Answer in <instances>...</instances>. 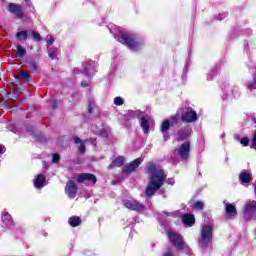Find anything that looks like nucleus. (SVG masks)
Listing matches in <instances>:
<instances>
[{"label": "nucleus", "mask_w": 256, "mask_h": 256, "mask_svg": "<svg viewBox=\"0 0 256 256\" xmlns=\"http://www.w3.org/2000/svg\"><path fill=\"white\" fill-rule=\"evenodd\" d=\"M146 173L148 174L149 182L145 194L146 197H153L155 191H159V189L163 187V183H165L167 179V174H165L161 166L153 162H149L146 165Z\"/></svg>", "instance_id": "obj_1"}, {"label": "nucleus", "mask_w": 256, "mask_h": 256, "mask_svg": "<svg viewBox=\"0 0 256 256\" xmlns=\"http://www.w3.org/2000/svg\"><path fill=\"white\" fill-rule=\"evenodd\" d=\"M109 31L119 43L126 45L130 51H141L145 47V41L137 34L121 32L117 26H111Z\"/></svg>", "instance_id": "obj_2"}, {"label": "nucleus", "mask_w": 256, "mask_h": 256, "mask_svg": "<svg viewBox=\"0 0 256 256\" xmlns=\"http://www.w3.org/2000/svg\"><path fill=\"white\" fill-rule=\"evenodd\" d=\"M213 243V226L204 225L198 238V245L201 249H207Z\"/></svg>", "instance_id": "obj_3"}, {"label": "nucleus", "mask_w": 256, "mask_h": 256, "mask_svg": "<svg viewBox=\"0 0 256 256\" xmlns=\"http://www.w3.org/2000/svg\"><path fill=\"white\" fill-rule=\"evenodd\" d=\"M245 221H255L256 219V201L249 200L244 203L242 209Z\"/></svg>", "instance_id": "obj_4"}, {"label": "nucleus", "mask_w": 256, "mask_h": 256, "mask_svg": "<svg viewBox=\"0 0 256 256\" xmlns=\"http://www.w3.org/2000/svg\"><path fill=\"white\" fill-rule=\"evenodd\" d=\"M168 239L171 245H173V247H175V249H177L178 251H183V249H187V243L183 241V236H181V234L175 231L169 230Z\"/></svg>", "instance_id": "obj_5"}, {"label": "nucleus", "mask_w": 256, "mask_h": 256, "mask_svg": "<svg viewBox=\"0 0 256 256\" xmlns=\"http://www.w3.org/2000/svg\"><path fill=\"white\" fill-rule=\"evenodd\" d=\"M175 155L181 159V161H187L189 159V153H191V143L184 142L178 149L174 151Z\"/></svg>", "instance_id": "obj_6"}, {"label": "nucleus", "mask_w": 256, "mask_h": 256, "mask_svg": "<svg viewBox=\"0 0 256 256\" xmlns=\"http://www.w3.org/2000/svg\"><path fill=\"white\" fill-rule=\"evenodd\" d=\"M181 119L184 123H195L198 119L197 112L193 108L183 109Z\"/></svg>", "instance_id": "obj_7"}, {"label": "nucleus", "mask_w": 256, "mask_h": 256, "mask_svg": "<svg viewBox=\"0 0 256 256\" xmlns=\"http://www.w3.org/2000/svg\"><path fill=\"white\" fill-rule=\"evenodd\" d=\"M77 191H79L77 183L73 180H68L65 186V193L68 199H75L77 197Z\"/></svg>", "instance_id": "obj_8"}, {"label": "nucleus", "mask_w": 256, "mask_h": 256, "mask_svg": "<svg viewBox=\"0 0 256 256\" xmlns=\"http://www.w3.org/2000/svg\"><path fill=\"white\" fill-rule=\"evenodd\" d=\"M7 11L12 15H15L17 19H23L25 17V13L23 12V8L19 4L9 3L7 6Z\"/></svg>", "instance_id": "obj_9"}, {"label": "nucleus", "mask_w": 256, "mask_h": 256, "mask_svg": "<svg viewBox=\"0 0 256 256\" xmlns=\"http://www.w3.org/2000/svg\"><path fill=\"white\" fill-rule=\"evenodd\" d=\"M83 73L87 77H93L97 73V63L94 61H87L83 64Z\"/></svg>", "instance_id": "obj_10"}, {"label": "nucleus", "mask_w": 256, "mask_h": 256, "mask_svg": "<svg viewBox=\"0 0 256 256\" xmlns=\"http://www.w3.org/2000/svg\"><path fill=\"white\" fill-rule=\"evenodd\" d=\"M123 205H124V207H126V209H130V211L139 212V211H143L145 209V205L141 204L137 200H124Z\"/></svg>", "instance_id": "obj_11"}, {"label": "nucleus", "mask_w": 256, "mask_h": 256, "mask_svg": "<svg viewBox=\"0 0 256 256\" xmlns=\"http://www.w3.org/2000/svg\"><path fill=\"white\" fill-rule=\"evenodd\" d=\"M183 113V108H179L176 112V114L171 115L169 117V119H165L164 121H168L169 123V129H171V127H175V125H177L179 123V121H181V114Z\"/></svg>", "instance_id": "obj_12"}, {"label": "nucleus", "mask_w": 256, "mask_h": 256, "mask_svg": "<svg viewBox=\"0 0 256 256\" xmlns=\"http://www.w3.org/2000/svg\"><path fill=\"white\" fill-rule=\"evenodd\" d=\"M2 223H4L5 227H8L9 229H13L15 226V223L13 222V217H11V214L7 212V209H4L2 212Z\"/></svg>", "instance_id": "obj_13"}, {"label": "nucleus", "mask_w": 256, "mask_h": 256, "mask_svg": "<svg viewBox=\"0 0 256 256\" xmlns=\"http://www.w3.org/2000/svg\"><path fill=\"white\" fill-rule=\"evenodd\" d=\"M141 163H143V159L141 158L135 159L130 164L124 167V173H133V171H135V169H137L139 165H141Z\"/></svg>", "instance_id": "obj_14"}, {"label": "nucleus", "mask_w": 256, "mask_h": 256, "mask_svg": "<svg viewBox=\"0 0 256 256\" xmlns=\"http://www.w3.org/2000/svg\"><path fill=\"white\" fill-rule=\"evenodd\" d=\"M85 181H91V183H97V177L93 174L82 173L77 178V183H85Z\"/></svg>", "instance_id": "obj_15"}, {"label": "nucleus", "mask_w": 256, "mask_h": 256, "mask_svg": "<svg viewBox=\"0 0 256 256\" xmlns=\"http://www.w3.org/2000/svg\"><path fill=\"white\" fill-rule=\"evenodd\" d=\"M222 91L226 94V97H230V95H232V97H237V91H239V88L228 84L222 88Z\"/></svg>", "instance_id": "obj_16"}, {"label": "nucleus", "mask_w": 256, "mask_h": 256, "mask_svg": "<svg viewBox=\"0 0 256 256\" xmlns=\"http://www.w3.org/2000/svg\"><path fill=\"white\" fill-rule=\"evenodd\" d=\"M47 185L45 175L38 174L34 179V187L35 189H43Z\"/></svg>", "instance_id": "obj_17"}, {"label": "nucleus", "mask_w": 256, "mask_h": 256, "mask_svg": "<svg viewBox=\"0 0 256 256\" xmlns=\"http://www.w3.org/2000/svg\"><path fill=\"white\" fill-rule=\"evenodd\" d=\"M239 181L241 183H251L253 181V175H251L250 170H243L239 174Z\"/></svg>", "instance_id": "obj_18"}, {"label": "nucleus", "mask_w": 256, "mask_h": 256, "mask_svg": "<svg viewBox=\"0 0 256 256\" xmlns=\"http://www.w3.org/2000/svg\"><path fill=\"white\" fill-rule=\"evenodd\" d=\"M169 121L168 120H163L161 125H160V132L163 135L164 141H167L169 139Z\"/></svg>", "instance_id": "obj_19"}, {"label": "nucleus", "mask_w": 256, "mask_h": 256, "mask_svg": "<svg viewBox=\"0 0 256 256\" xmlns=\"http://www.w3.org/2000/svg\"><path fill=\"white\" fill-rule=\"evenodd\" d=\"M182 222L188 227H193L195 225V216L193 214H184L182 216Z\"/></svg>", "instance_id": "obj_20"}, {"label": "nucleus", "mask_w": 256, "mask_h": 256, "mask_svg": "<svg viewBox=\"0 0 256 256\" xmlns=\"http://www.w3.org/2000/svg\"><path fill=\"white\" fill-rule=\"evenodd\" d=\"M140 127L142 128L143 133H149V128L151 127L149 125V117L147 116L140 117Z\"/></svg>", "instance_id": "obj_21"}, {"label": "nucleus", "mask_w": 256, "mask_h": 256, "mask_svg": "<svg viewBox=\"0 0 256 256\" xmlns=\"http://www.w3.org/2000/svg\"><path fill=\"white\" fill-rule=\"evenodd\" d=\"M225 211L229 217H235L237 215V207L231 203H225Z\"/></svg>", "instance_id": "obj_22"}, {"label": "nucleus", "mask_w": 256, "mask_h": 256, "mask_svg": "<svg viewBox=\"0 0 256 256\" xmlns=\"http://www.w3.org/2000/svg\"><path fill=\"white\" fill-rule=\"evenodd\" d=\"M74 143L78 145V152L80 155L85 154V143H87V140H81L79 137H75Z\"/></svg>", "instance_id": "obj_23"}, {"label": "nucleus", "mask_w": 256, "mask_h": 256, "mask_svg": "<svg viewBox=\"0 0 256 256\" xmlns=\"http://www.w3.org/2000/svg\"><path fill=\"white\" fill-rule=\"evenodd\" d=\"M123 165H125V158L120 156L111 162V164L108 166V169H115V167H123Z\"/></svg>", "instance_id": "obj_24"}, {"label": "nucleus", "mask_w": 256, "mask_h": 256, "mask_svg": "<svg viewBox=\"0 0 256 256\" xmlns=\"http://www.w3.org/2000/svg\"><path fill=\"white\" fill-rule=\"evenodd\" d=\"M28 133H30V135H33L36 138V141H38V143H47V138H45L43 134H36L35 129H28Z\"/></svg>", "instance_id": "obj_25"}, {"label": "nucleus", "mask_w": 256, "mask_h": 256, "mask_svg": "<svg viewBox=\"0 0 256 256\" xmlns=\"http://www.w3.org/2000/svg\"><path fill=\"white\" fill-rule=\"evenodd\" d=\"M125 117L126 119H137V117H141V110H129Z\"/></svg>", "instance_id": "obj_26"}, {"label": "nucleus", "mask_w": 256, "mask_h": 256, "mask_svg": "<svg viewBox=\"0 0 256 256\" xmlns=\"http://www.w3.org/2000/svg\"><path fill=\"white\" fill-rule=\"evenodd\" d=\"M189 135H191V130L189 128L178 131V139L180 141H185Z\"/></svg>", "instance_id": "obj_27"}, {"label": "nucleus", "mask_w": 256, "mask_h": 256, "mask_svg": "<svg viewBox=\"0 0 256 256\" xmlns=\"http://www.w3.org/2000/svg\"><path fill=\"white\" fill-rule=\"evenodd\" d=\"M70 227H79L81 225V218L79 216H72L68 219Z\"/></svg>", "instance_id": "obj_28"}, {"label": "nucleus", "mask_w": 256, "mask_h": 256, "mask_svg": "<svg viewBox=\"0 0 256 256\" xmlns=\"http://www.w3.org/2000/svg\"><path fill=\"white\" fill-rule=\"evenodd\" d=\"M16 38L19 39V41H27V39H29V31L22 30L17 32Z\"/></svg>", "instance_id": "obj_29"}, {"label": "nucleus", "mask_w": 256, "mask_h": 256, "mask_svg": "<svg viewBox=\"0 0 256 256\" xmlns=\"http://www.w3.org/2000/svg\"><path fill=\"white\" fill-rule=\"evenodd\" d=\"M16 55L17 57H25L27 55V49H25L21 44H16Z\"/></svg>", "instance_id": "obj_30"}, {"label": "nucleus", "mask_w": 256, "mask_h": 256, "mask_svg": "<svg viewBox=\"0 0 256 256\" xmlns=\"http://www.w3.org/2000/svg\"><path fill=\"white\" fill-rule=\"evenodd\" d=\"M234 139H235V141H238L239 143H241V145H243V147H248V145H249V138H247V137L241 138V136L235 135Z\"/></svg>", "instance_id": "obj_31"}, {"label": "nucleus", "mask_w": 256, "mask_h": 256, "mask_svg": "<svg viewBox=\"0 0 256 256\" xmlns=\"http://www.w3.org/2000/svg\"><path fill=\"white\" fill-rule=\"evenodd\" d=\"M48 55L50 59H57V55H59V50L57 48H50L48 50Z\"/></svg>", "instance_id": "obj_32"}, {"label": "nucleus", "mask_w": 256, "mask_h": 256, "mask_svg": "<svg viewBox=\"0 0 256 256\" xmlns=\"http://www.w3.org/2000/svg\"><path fill=\"white\" fill-rule=\"evenodd\" d=\"M193 207L197 211H202L203 207H205V203H203V201H197L193 204Z\"/></svg>", "instance_id": "obj_33"}, {"label": "nucleus", "mask_w": 256, "mask_h": 256, "mask_svg": "<svg viewBox=\"0 0 256 256\" xmlns=\"http://www.w3.org/2000/svg\"><path fill=\"white\" fill-rule=\"evenodd\" d=\"M29 69H31L34 73H37L39 71V65L37 62H29Z\"/></svg>", "instance_id": "obj_34"}, {"label": "nucleus", "mask_w": 256, "mask_h": 256, "mask_svg": "<svg viewBox=\"0 0 256 256\" xmlns=\"http://www.w3.org/2000/svg\"><path fill=\"white\" fill-rule=\"evenodd\" d=\"M125 103V100L122 97H115L114 98V105H116L117 107H121V105H123Z\"/></svg>", "instance_id": "obj_35"}, {"label": "nucleus", "mask_w": 256, "mask_h": 256, "mask_svg": "<svg viewBox=\"0 0 256 256\" xmlns=\"http://www.w3.org/2000/svg\"><path fill=\"white\" fill-rule=\"evenodd\" d=\"M29 77H31V75L28 72L20 71L19 73L20 79H24V81H29Z\"/></svg>", "instance_id": "obj_36"}, {"label": "nucleus", "mask_w": 256, "mask_h": 256, "mask_svg": "<svg viewBox=\"0 0 256 256\" xmlns=\"http://www.w3.org/2000/svg\"><path fill=\"white\" fill-rule=\"evenodd\" d=\"M31 35L32 39H34L35 41H42L41 34H39L38 32L32 31Z\"/></svg>", "instance_id": "obj_37"}, {"label": "nucleus", "mask_w": 256, "mask_h": 256, "mask_svg": "<svg viewBox=\"0 0 256 256\" xmlns=\"http://www.w3.org/2000/svg\"><path fill=\"white\" fill-rule=\"evenodd\" d=\"M46 40H47V47L53 45V43H55V38H53V36L51 35H47L46 37Z\"/></svg>", "instance_id": "obj_38"}, {"label": "nucleus", "mask_w": 256, "mask_h": 256, "mask_svg": "<svg viewBox=\"0 0 256 256\" xmlns=\"http://www.w3.org/2000/svg\"><path fill=\"white\" fill-rule=\"evenodd\" d=\"M60 160H61V156H59V154H53V158H52L53 163H59Z\"/></svg>", "instance_id": "obj_39"}, {"label": "nucleus", "mask_w": 256, "mask_h": 256, "mask_svg": "<svg viewBox=\"0 0 256 256\" xmlns=\"http://www.w3.org/2000/svg\"><path fill=\"white\" fill-rule=\"evenodd\" d=\"M93 107H95V103L90 101L88 103V113H93Z\"/></svg>", "instance_id": "obj_40"}, {"label": "nucleus", "mask_w": 256, "mask_h": 256, "mask_svg": "<svg viewBox=\"0 0 256 256\" xmlns=\"http://www.w3.org/2000/svg\"><path fill=\"white\" fill-rule=\"evenodd\" d=\"M163 256H174V255H173V251L168 250V251H166V252L163 254Z\"/></svg>", "instance_id": "obj_41"}, {"label": "nucleus", "mask_w": 256, "mask_h": 256, "mask_svg": "<svg viewBox=\"0 0 256 256\" xmlns=\"http://www.w3.org/2000/svg\"><path fill=\"white\" fill-rule=\"evenodd\" d=\"M51 105H52V109H57V101L52 100Z\"/></svg>", "instance_id": "obj_42"}, {"label": "nucleus", "mask_w": 256, "mask_h": 256, "mask_svg": "<svg viewBox=\"0 0 256 256\" xmlns=\"http://www.w3.org/2000/svg\"><path fill=\"white\" fill-rule=\"evenodd\" d=\"M81 86L82 87H89V81H82Z\"/></svg>", "instance_id": "obj_43"}, {"label": "nucleus", "mask_w": 256, "mask_h": 256, "mask_svg": "<svg viewBox=\"0 0 256 256\" xmlns=\"http://www.w3.org/2000/svg\"><path fill=\"white\" fill-rule=\"evenodd\" d=\"M164 215L166 217H175V214L174 213H169V212H164Z\"/></svg>", "instance_id": "obj_44"}, {"label": "nucleus", "mask_w": 256, "mask_h": 256, "mask_svg": "<svg viewBox=\"0 0 256 256\" xmlns=\"http://www.w3.org/2000/svg\"><path fill=\"white\" fill-rule=\"evenodd\" d=\"M186 255L193 256V250H187Z\"/></svg>", "instance_id": "obj_45"}, {"label": "nucleus", "mask_w": 256, "mask_h": 256, "mask_svg": "<svg viewBox=\"0 0 256 256\" xmlns=\"http://www.w3.org/2000/svg\"><path fill=\"white\" fill-rule=\"evenodd\" d=\"M168 185H175V180L168 181Z\"/></svg>", "instance_id": "obj_46"}, {"label": "nucleus", "mask_w": 256, "mask_h": 256, "mask_svg": "<svg viewBox=\"0 0 256 256\" xmlns=\"http://www.w3.org/2000/svg\"><path fill=\"white\" fill-rule=\"evenodd\" d=\"M3 149H5V147L0 146V155H2V154H3Z\"/></svg>", "instance_id": "obj_47"}, {"label": "nucleus", "mask_w": 256, "mask_h": 256, "mask_svg": "<svg viewBox=\"0 0 256 256\" xmlns=\"http://www.w3.org/2000/svg\"><path fill=\"white\" fill-rule=\"evenodd\" d=\"M252 121L256 125V117L255 116H252Z\"/></svg>", "instance_id": "obj_48"}, {"label": "nucleus", "mask_w": 256, "mask_h": 256, "mask_svg": "<svg viewBox=\"0 0 256 256\" xmlns=\"http://www.w3.org/2000/svg\"><path fill=\"white\" fill-rule=\"evenodd\" d=\"M92 145H94V146H95V145H97V143H96L95 141H93V142H92Z\"/></svg>", "instance_id": "obj_49"}, {"label": "nucleus", "mask_w": 256, "mask_h": 256, "mask_svg": "<svg viewBox=\"0 0 256 256\" xmlns=\"http://www.w3.org/2000/svg\"><path fill=\"white\" fill-rule=\"evenodd\" d=\"M208 81H211V77H208Z\"/></svg>", "instance_id": "obj_50"}, {"label": "nucleus", "mask_w": 256, "mask_h": 256, "mask_svg": "<svg viewBox=\"0 0 256 256\" xmlns=\"http://www.w3.org/2000/svg\"><path fill=\"white\" fill-rule=\"evenodd\" d=\"M25 1V3H27L29 0H24Z\"/></svg>", "instance_id": "obj_51"}]
</instances>
